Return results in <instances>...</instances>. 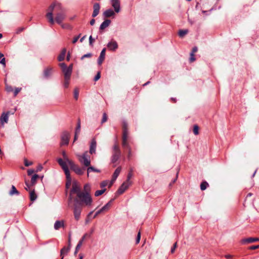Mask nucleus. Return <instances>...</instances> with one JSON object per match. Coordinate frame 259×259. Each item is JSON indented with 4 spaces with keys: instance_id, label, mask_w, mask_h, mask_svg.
Listing matches in <instances>:
<instances>
[{
    "instance_id": "f257e3e1",
    "label": "nucleus",
    "mask_w": 259,
    "mask_h": 259,
    "mask_svg": "<svg viewBox=\"0 0 259 259\" xmlns=\"http://www.w3.org/2000/svg\"><path fill=\"white\" fill-rule=\"evenodd\" d=\"M73 212L74 219L78 221L80 218L83 206L90 207L93 200L89 192H82L73 198Z\"/></svg>"
},
{
    "instance_id": "f03ea898",
    "label": "nucleus",
    "mask_w": 259,
    "mask_h": 259,
    "mask_svg": "<svg viewBox=\"0 0 259 259\" xmlns=\"http://www.w3.org/2000/svg\"><path fill=\"white\" fill-rule=\"evenodd\" d=\"M48 10L49 12L47 13L46 16L51 24H54L55 23V20L53 18L54 11L56 12L55 21L58 24H61L66 17L65 10L61 4L59 3L54 2L52 3L49 7Z\"/></svg>"
},
{
    "instance_id": "7ed1b4c3",
    "label": "nucleus",
    "mask_w": 259,
    "mask_h": 259,
    "mask_svg": "<svg viewBox=\"0 0 259 259\" xmlns=\"http://www.w3.org/2000/svg\"><path fill=\"white\" fill-rule=\"evenodd\" d=\"M111 4L114 8V11L109 9L105 11L103 13V16L105 18H109L115 15V12L118 13L120 11V4L119 0H110Z\"/></svg>"
},
{
    "instance_id": "20e7f679",
    "label": "nucleus",
    "mask_w": 259,
    "mask_h": 259,
    "mask_svg": "<svg viewBox=\"0 0 259 259\" xmlns=\"http://www.w3.org/2000/svg\"><path fill=\"white\" fill-rule=\"evenodd\" d=\"M83 191L81 190L80 187L78 185L76 182H74L73 183L72 187L70 191V194L68 197V205H70L72 201L73 198V194H75L76 196L78 195V194L81 193Z\"/></svg>"
},
{
    "instance_id": "39448f33",
    "label": "nucleus",
    "mask_w": 259,
    "mask_h": 259,
    "mask_svg": "<svg viewBox=\"0 0 259 259\" xmlns=\"http://www.w3.org/2000/svg\"><path fill=\"white\" fill-rule=\"evenodd\" d=\"M59 66L63 73L64 77L71 78L73 69V65L71 64L69 65V66H67L65 63H60Z\"/></svg>"
},
{
    "instance_id": "423d86ee",
    "label": "nucleus",
    "mask_w": 259,
    "mask_h": 259,
    "mask_svg": "<svg viewBox=\"0 0 259 259\" xmlns=\"http://www.w3.org/2000/svg\"><path fill=\"white\" fill-rule=\"evenodd\" d=\"M121 156L120 150L117 144H114L113 146V153L111 157V162L115 163L119 159Z\"/></svg>"
},
{
    "instance_id": "0eeeda50",
    "label": "nucleus",
    "mask_w": 259,
    "mask_h": 259,
    "mask_svg": "<svg viewBox=\"0 0 259 259\" xmlns=\"http://www.w3.org/2000/svg\"><path fill=\"white\" fill-rule=\"evenodd\" d=\"M79 156V162L85 167H88L91 164V158L88 155V152H84L81 155Z\"/></svg>"
},
{
    "instance_id": "6e6552de",
    "label": "nucleus",
    "mask_w": 259,
    "mask_h": 259,
    "mask_svg": "<svg viewBox=\"0 0 259 259\" xmlns=\"http://www.w3.org/2000/svg\"><path fill=\"white\" fill-rule=\"evenodd\" d=\"M68 165L70 166L71 169L73 170L76 174L78 175H82L83 174L84 168H80L77 165L75 164L72 161H69Z\"/></svg>"
},
{
    "instance_id": "1a4fd4ad",
    "label": "nucleus",
    "mask_w": 259,
    "mask_h": 259,
    "mask_svg": "<svg viewBox=\"0 0 259 259\" xmlns=\"http://www.w3.org/2000/svg\"><path fill=\"white\" fill-rule=\"evenodd\" d=\"M57 161L64 170L65 176L68 177L69 174H70V171L68 167V164L67 162L65 160H63L62 158H58Z\"/></svg>"
},
{
    "instance_id": "9d476101",
    "label": "nucleus",
    "mask_w": 259,
    "mask_h": 259,
    "mask_svg": "<svg viewBox=\"0 0 259 259\" xmlns=\"http://www.w3.org/2000/svg\"><path fill=\"white\" fill-rule=\"evenodd\" d=\"M113 200H114V199H112L107 203H106L104 206H103L101 209H100L97 211H96V212L95 213V214H94V215L93 217V218L94 219L96 218L101 213L109 210V209L110 208V207L111 205V203Z\"/></svg>"
},
{
    "instance_id": "9b49d317",
    "label": "nucleus",
    "mask_w": 259,
    "mask_h": 259,
    "mask_svg": "<svg viewBox=\"0 0 259 259\" xmlns=\"http://www.w3.org/2000/svg\"><path fill=\"white\" fill-rule=\"evenodd\" d=\"M61 145H67L69 143V134L66 131H64L62 133L61 137Z\"/></svg>"
},
{
    "instance_id": "f8f14e48",
    "label": "nucleus",
    "mask_w": 259,
    "mask_h": 259,
    "mask_svg": "<svg viewBox=\"0 0 259 259\" xmlns=\"http://www.w3.org/2000/svg\"><path fill=\"white\" fill-rule=\"evenodd\" d=\"M130 183H127L126 182H123L122 184V185L120 186V187L118 188L117 192L119 194H122V193H123L129 187Z\"/></svg>"
},
{
    "instance_id": "ddd939ff",
    "label": "nucleus",
    "mask_w": 259,
    "mask_h": 259,
    "mask_svg": "<svg viewBox=\"0 0 259 259\" xmlns=\"http://www.w3.org/2000/svg\"><path fill=\"white\" fill-rule=\"evenodd\" d=\"M10 112H3L0 117V121L2 124H4V123H7L9 120V115Z\"/></svg>"
},
{
    "instance_id": "4468645a",
    "label": "nucleus",
    "mask_w": 259,
    "mask_h": 259,
    "mask_svg": "<svg viewBox=\"0 0 259 259\" xmlns=\"http://www.w3.org/2000/svg\"><path fill=\"white\" fill-rule=\"evenodd\" d=\"M107 47L110 51H114L118 48V44L116 41L112 40L108 43Z\"/></svg>"
},
{
    "instance_id": "2eb2a0df",
    "label": "nucleus",
    "mask_w": 259,
    "mask_h": 259,
    "mask_svg": "<svg viewBox=\"0 0 259 259\" xmlns=\"http://www.w3.org/2000/svg\"><path fill=\"white\" fill-rule=\"evenodd\" d=\"M100 10V5L99 3H95L93 5V12L92 13V17H96L99 13Z\"/></svg>"
},
{
    "instance_id": "dca6fc26",
    "label": "nucleus",
    "mask_w": 259,
    "mask_h": 259,
    "mask_svg": "<svg viewBox=\"0 0 259 259\" xmlns=\"http://www.w3.org/2000/svg\"><path fill=\"white\" fill-rule=\"evenodd\" d=\"M97 147L96 141L95 139H93L91 141V143L90 146L89 152L90 154H93L96 153V150Z\"/></svg>"
},
{
    "instance_id": "f3484780",
    "label": "nucleus",
    "mask_w": 259,
    "mask_h": 259,
    "mask_svg": "<svg viewBox=\"0 0 259 259\" xmlns=\"http://www.w3.org/2000/svg\"><path fill=\"white\" fill-rule=\"evenodd\" d=\"M106 49L104 48L102 50L100 56L98 59V64L100 65L103 63L105 59Z\"/></svg>"
},
{
    "instance_id": "a211bd4d",
    "label": "nucleus",
    "mask_w": 259,
    "mask_h": 259,
    "mask_svg": "<svg viewBox=\"0 0 259 259\" xmlns=\"http://www.w3.org/2000/svg\"><path fill=\"white\" fill-rule=\"evenodd\" d=\"M127 135H126V133L122 135V145L123 148L130 149L131 148L129 146L128 143L127 142Z\"/></svg>"
},
{
    "instance_id": "6ab92c4d",
    "label": "nucleus",
    "mask_w": 259,
    "mask_h": 259,
    "mask_svg": "<svg viewBox=\"0 0 259 259\" xmlns=\"http://www.w3.org/2000/svg\"><path fill=\"white\" fill-rule=\"evenodd\" d=\"M121 170V167L120 166L118 167L114 171L113 175L112 178L111 180L112 182H114L116 179L117 178L118 176H119L120 171Z\"/></svg>"
},
{
    "instance_id": "aec40b11",
    "label": "nucleus",
    "mask_w": 259,
    "mask_h": 259,
    "mask_svg": "<svg viewBox=\"0 0 259 259\" xmlns=\"http://www.w3.org/2000/svg\"><path fill=\"white\" fill-rule=\"evenodd\" d=\"M111 21L109 19H106L105 21H104L101 24L100 26L99 29L100 30H104L106 27H107L111 23Z\"/></svg>"
},
{
    "instance_id": "412c9836",
    "label": "nucleus",
    "mask_w": 259,
    "mask_h": 259,
    "mask_svg": "<svg viewBox=\"0 0 259 259\" xmlns=\"http://www.w3.org/2000/svg\"><path fill=\"white\" fill-rule=\"evenodd\" d=\"M69 242H70V240H69ZM70 249V244H69V246L68 247L64 246V247H63V248H62V249L61 250V251H60V256H61V257L63 256H64V255L67 254L68 253V252L69 251Z\"/></svg>"
},
{
    "instance_id": "4be33fe9",
    "label": "nucleus",
    "mask_w": 259,
    "mask_h": 259,
    "mask_svg": "<svg viewBox=\"0 0 259 259\" xmlns=\"http://www.w3.org/2000/svg\"><path fill=\"white\" fill-rule=\"evenodd\" d=\"M64 227V223L63 221H56L54 224V229L55 230H58L61 227Z\"/></svg>"
},
{
    "instance_id": "5701e85b",
    "label": "nucleus",
    "mask_w": 259,
    "mask_h": 259,
    "mask_svg": "<svg viewBox=\"0 0 259 259\" xmlns=\"http://www.w3.org/2000/svg\"><path fill=\"white\" fill-rule=\"evenodd\" d=\"M9 194L10 196H13V195H19L20 194L19 192L17 190L16 188L14 186L12 185L11 187V189L9 192Z\"/></svg>"
},
{
    "instance_id": "b1692460",
    "label": "nucleus",
    "mask_w": 259,
    "mask_h": 259,
    "mask_svg": "<svg viewBox=\"0 0 259 259\" xmlns=\"http://www.w3.org/2000/svg\"><path fill=\"white\" fill-rule=\"evenodd\" d=\"M257 241H259L258 238L250 237L242 240V242L244 243H251Z\"/></svg>"
},
{
    "instance_id": "393cba45",
    "label": "nucleus",
    "mask_w": 259,
    "mask_h": 259,
    "mask_svg": "<svg viewBox=\"0 0 259 259\" xmlns=\"http://www.w3.org/2000/svg\"><path fill=\"white\" fill-rule=\"evenodd\" d=\"M52 68H47L44 70V76L45 78H49L52 74Z\"/></svg>"
},
{
    "instance_id": "a878e982",
    "label": "nucleus",
    "mask_w": 259,
    "mask_h": 259,
    "mask_svg": "<svg viewBox=\"0 0 259 259\" xmlns=\"http://www.w3.org/2000/svg\"><path fill=\"white\" fill-rule=\"evenodd\" d=\"M91 172H100L101 170L99 169L96 168L92 166H88L87 168V173L88 176H89V174Z\"/></svg>"
},
{
    "instance_id": "bb28decb",
    "label": "nucleus",
    "mask_w": 259,
    "mask_h": 259,
    "mask_svg": "<svg viewBox=\"0 0 259 259\" xmlns=\"http://www.w3.org/2000/svg\"><path fill=\"white\" fill-rule=\"evenodd\" d=\"M37 198V195L35 193L34 190L30 192V199L31 201H35Z\"/></svg>"
},
{
    "instance_id": "cd10ccee",
    "label": "nucleus",
    "mask_w": 259,
    "mask_h": 259,
    "mask_svg": "<svg viewBox=\"0 0 259 259\" xmlns=\"http://www.w3.org/2000/svg\"><path fill=\"white\" fill-rule=\"evenodd\" d=\"M66 189H68L71 185V178L70 177V174H69L68 177L66 176Z\"/></svg>"
},
{
    "instance_id": "c85d7f7f",
    "label": "nucleus",
    "mask_w": 259,
    "mask_h": 259,
    "mask_svg": "<svg viewBox=\"0 0 259 259\" xmlns=\"http://www.w3.org/2000/svg\"><path fill=\"white\" fill-rule=\"evenodd\" d=\"M188 33L187 29H181L178 32V34L180 37H183L185 35Z\"/></svg>"
},
{
    "instance_id": "c756f323",
    "label": "nucleus",
    "mask_w": 259,
    "mask_h": 259,
    "mask_svg": "<svg viewBox=\"0 0 259 259\" xmlns=\"http://www.w3.org/2000/svg\"><path fill=\"white\" fill-rule=\"evenodd\" d=\"M80 128H81V123H80V120L79 119H78L77 125L76 127L75 133L76 134H79L80 132Z\"/></svg>"
},
{
    "instance_id": "7c9ffc66",
    "label": "nucleus",
    "mask_w": 259,
    "mask_h": 259,
    "mask_svg": "<svg viewBox=\"0 0 259 259\" xmlns=\"http://www.w3.org/2000/svg\"><path fill=\"white\" fill-rule=\"evenodd\" d=\"M125 133H126V135H127V123L126 121H124L123 122V134H124Z\"/></svg>"
},
{
    "instance_id": "2f4dec72",
    "label": "nucleus",
    "mask_w": 259,
    "mask_h": 259,
    "mask_svg": "<svg viewBox=\"0 0 259 259\" xmlns=\"http://www.w3.org/2000/svg\"><path fill=\"white\" fill-rule=\"evenodd\" d=\"M39 177L38 175L37 174H34L33 176H32L31 179V185H33L35 184L36 181L37 179H38Z\"/></svg>"
},
{
    "instance_id": "473e14b6",
    "label": "nucleus",
    "mask_w": 259,
    "mask_h": 259,
    "mask_svg": "<svg viewBox=\"0 0 259 259\" xmlns=\"http://www.w3.org/2000/svg\"><path fill=\"white\" fill-rule=\"evenodd\" d=\"M70 78H64L63 86L65 88H68L70 83Z\"/></svg>"
},
{
    "instance_id": "72a5a7b5",
    "label": "nucleus",
    "mask_w": 259,
    "mask_h": 259,
    "mask_svg": "<svg viewBox=\"0 0 259 259\" xmlns=\"http://www.w3.org/2000/svg\"><path fill=\"white\" fill-rule=\"evenodd\" d=\"M106 190V189H103L102 190L96 191L95 193V196L98 197L101 195L105 192Z\"/></svg>"
},
{
    "instance_id": "f704fd0d",
    "label": "nucleus",
    "mask_w": 259,
    "mask_h": 259,
    "mask_svg": "<svg viewBox=\"0 0 259 259\" xmlns=\"http://www.w3.org/2000/svg\"><path fill=\"white\" fill-rule=\"evenodd\" d=\"M133 168H131L127 174V180L126 181V182L127 183H130V180L133 176Z\"/></svg>"
},
{
    "instance_id": "c9c22d12",
    "label": "nucleus",
    "mask_w": 259,
    "mask_h": 259,
    "mask_svg": "<svg viewBox=\"0 0 259 259\" xmlns=\"http://www.w3.org/2000/svg\"><path fill=\"white\" fill-rule=\"evenodd\" d=\"M208 186V184L206 182H203L201 183L200 189L201 190H204L206 189Z\"/></svg>"
},
{
    "instance_id": "e433bc0d",
    "label": "nucleus",
    "mask_w": 259,
    "mask_h": 259,
    "mask_svg": "<svg viewBox=\"0 0 259 259\" xmlns=\"http://www.w3.org/2000/svg\"><path fill=\"white\" fill-rule=\"evenodd\" d=\"M81 245L82 244L81 242H78L75 247V249L74 252V255H76L77 253L78 250L79 249Z\"/></svg>"
},
{
    "instance_id": "4c0bfd02",
    "label": "nucleus",
    "mask_w": 259,
    "mask_h": 259,
    "mask_svg": "<svg viewBox=\"0 0 259 259\" xmlns=\"http://www.w3.org/2000/svg\"><path fill=\"white\" fill-rule=\"evenodd\" d=\"M91 235L89 234L88 233H85L83 235V236L82 237L81 239L79 241V242H81V244H82L83 241L87 238V237H90Z\"/></svg>"
},
{
    "instance_id": "58836bf2",
    "label": "nucleus",
    "mask_w": 259,
    "mask_h": 259,
    "mask_svg": "<svg viewBox=\"0 0 259 259\" xmlns=\"http://www.w3.org/2000/svg\"><path fill=\"white\" fill-rule=\"evenodd\" d=\"M62 156L64 160H66L68 164H69V161H72L71 160L69 159L65 151L62 152Z\"/></svg>"
},
{
    "instance_id": "ea45409f",
    "label": "nucleus",
    "mask_w": 259,
    "mask_h": 259,
    "mask_svg": "<svg viewBox=\"0 0 259 259\" xmlns=\"http://www.w3.org/2000/svg\"><path fill=\"white\" fill-rule=\"evenodd\" d=\"M78 96H79V91H78V90L77 89H75L74 90V98L77 100L78 98Z\"/></svg>"
},
{
    "instance_id": "a19ab883",
    "label": "nucleus",
    "mask_w": 259,
    "mask_h": 259,
    "mask_svg": "<svg viewBox=\"0 0 259 259\" xmlns=\"http://www.w3.org/2000/svg\"><path fill=\"white\" fill-rule=\"evenodd\" d=\"M84 190L83 192H89L90 191V185L89 184H86L84 186Z\"/></svg>"
},
{
    "instance_id": "79ce46f5",
    "label": "nucleus",
    "mask_w": 259,
    "mask_h": 259,
    "mask_svg": "<svg viewBox=\"0 0 259 259\" xmlns=\"http://www.w3.org/2000/svg\"><path fill=\"white\" fill-rule=\"evenodd\" d=\"M198 130L199 127L197 125H194L193 127V133L195 135H197L198 134Z\"/></svg>"
},
{
    "instance_id": "37998d69",
    "label": "nucleus",
    "mask_w": 259,
    "mask_h": 259,
    "mask_svg": "<svg viewBox=\"0 0 259 259\" xmlns=\"http://www.w3.org/2000/svg\"><path fill=\"white\" fill-rule=\"evenodd\" d=\"M95 40V38H93L92 35L89 37V45L91 47H93V43Z\"/></svg>"
},
{
    "instance_id": "c03bdc74",
    "label": "nucleus",
    "mask_w": 259,
    "mask_h": 259,
    "mask_svg": "<svg viewBox=\"0 0 259 259\" xmlns=\"http://www.w3.org/2000/svg\"><path fill=\"white\" fill-rule=\"evenodd\" d=\"M32 164V162L31 161H28L26 159H24V165L25 166H29Z\"/></svg>"
},
{
    "instance_id": "a18cd8bd",
    "label": "nucleus",
    "mask_w": 259,
    "mask_h": 259,
    "mask_svg": "<svg viewBox=\"0 0 259 259\" xmlns=\"http://www.w3.org/2000/svg\"><path fill=\"white\" fill-rule=\"evenodd\" d=\"M107 120V114L105 113H104L103 115V117H102L101 123H103L104 122H105Z\"/></svg>"
},
{
    "instance_id": "49530a36",
    "label": "nucleus",
    "mask_w": 259,
    "mask_h": 259,
    "mask_svg": "<svg viewBox=\"0 0 259 259\" xmlns=\"http://www.w3.org/2000/svg\"><path fill=\"white\" fill-rule=\"evenodd\" d=\"M65 58V55H64L62 54H60L59 56L58 57V60L59 61H62L64 60Z\"/></svg>"
},
{
    "instance_id": "de8ad7c7",
    "label": "nucleus",
    "mask_w": 259,
    "mask_h": 259,
    "mask_svg": "<svg viewBox=\"0 0 259 259\" xmlns=\"http://www.w3.org/2000/svg\"><path fill=\"white\" fill-rule=\"evenodd\" d=\"M92 56V53H88V54H86L84 55H83L81 58V60H83L84 58H90Z\"/></svg>"
},
{
    "instance_id": "09e8293b",
    "label": "nucleus",
    "mask_w": 259,
    "mask_h": 259,
    "mask_svg": "<svg viewBox=\"0 0 259 259\" xmlns=\"http://www.w3.org/2000/svg\"><path fill=\"white\" fill-rule=\"evenodd\" d=\"M21 90V88H16L14 92V96H16L17 94L20 92Z\"/></svg>"
},
{
    "instance_id": "8fccbe9b",
    "label": "nucleus",
    "mask_w": 259,
    "mask_h": 259,
    "mask_svg": "<svg viewBox=\"0 0 259 259\" xmlns=\"http://www.w3.org/2000/svg\"><path fill=\"white\" fill-rule=\"evenodd\" d=\"M140 239H141V234H140V232H139L138 233V234L137 235V238H136V244H138V243H139Z\"/></svg>"
},
{
    "instance_id": "3c124183",
    "label": "nucleus",
    "mask_w": 259,
    "mask_h": 259,
    "mask_svg": "<svg viewBox=\"0 0 259 259\" xmlns=\"http://www.w3.org/2000/svg\"><path fill=\"white\" fill-rule=\"evenodd\" d=\"M195 60V58L194 57V54H190V57L189 59L190 62H192Z\"/></svg>"
},
{
    "instance_id": "603ef678",
    "label": "nucleus",
    "mask_w": 259,
    "mask_h": 259,
    "mask_svg": "<svg viewBox=\"0 0 259 259\" xmlns=\"http://www.w3.org/2000/svg\"><path fill=\"white\" fill-rule=\"evenodd\" d=\"M101 77V75H100V73L99 72H98V73L96 74V75L94 77V80L95 81H97Z\"/></svg>"
},
{
    "instance_id": "864d4df0",
    "label": "nucleus",
    "mask_w": 259,
    "mask_h": 259,
    "mask_svg": "<svg viewBox=\"0 0 259 259\" xmlns=\"http://www.w3.org/2000/svg\"><path fill=\"white\" fill-rule=\"evenodd\" d=\"M0 63L2 64L4 66V67L6 66V60L5 58H3L1 60Z\"/></svg>"
},
{
    "instance_id": "5fc2aeb1",
    "label": "nucleus",
    "mask_w": 259,
    "mask_h": 259,
    "mask_svg": "<svg viewBox=\"0 0 259 259\" xmlns=\"http://www.w3.org/2000/svg\"><path fill=\"white\" fill-rule=\"evenodd\" d=\"M177 243H175L174 244L172 247L171 248V250H170L171 253H174V251L175 250V249L177 247Z\"/></svg>"
},
{
    "instance_id": "6e6d98bb",
    "label": "nucleus",
    "mask_w": 259,
    "mask_h": 259,
    "mask_svg": "<svg viewBox=\"0 0 259 259\" xmlns=\"http://www.w3.org/2000/svg\"><path fill=\"white\" fill-rule=\"evenodd\" d=\"M107 185V182L106 181H103L100 184V187L101 188H104Z\"/></svg>"
},
{
    "instance_id": "4d7b16f0",
    "label": "nucleus",
    "mask_w": 259,
    "mask_h": 259,
    "mask_svg": "<svg viewBox=\"0 0 259 259\" xmlns=\"http://www.w3.org/2000/svg\"><path fill=\"white\" fill-rule=\"evenodd\" d=\"M34 172V170L32 169H29L27 170V174L28 176H31Z\"/></svg>"
},
{
    "instance_id": "13d9d810",
    "label": "nucleus",
    "mask_w": 259,
    "mask_h": 259,
    "mask_svg": "<svg viewBox=\"0 0 259 259\" xmlns=\"http://www.w3.org/2000/svg\"><path fill=\"white\" fill-rule=\"evenodd\" d=\"M42 168L43 167L41 165H40V164L38 165V166L37 167L36 172H38V171H41L42 169Z\"/></svg>"
},
{
    "instance_id": "bf43d9fd",
    "label": "nucleus",
    "mask_w": 259,
    "mask_h": 259,
    "mask_svg": "<svg viewBox=\"0 0 259 259\" xmlns=\"http://www.w3.org/2000/svg\"><path fill=\"white\" fill-rule=\"evenodd\" d=\"M197 50H198L197 47H194L193 48L192 52H191L190 54H194V53H196L197 51Z\"/></svg>"
},
{
    "instance_id": "052dcab7",
    "label": "nucleus",
    "mask_w": 259,
    "mask_h": 259,
    "mask_svg": "<svg viewBox=\"0 0 259 259\" xmlns=\"http://www.w3.org/2000/svg\"><path fill=\"white\" fill-rule=\"evenodd\" d=\"M79 37H80L79 35L76 37H75L72 40V43L75 44V42H76L77 41V40H78Z\"/></svg>"
},
{
    "instance_id": "680f3d73",
    "label": "nucleus",
    "mask_w": 259,
    "mask_h": 259,
    "mask_svg": "<svg viewBox=\"0 0 259 259\" xmlns=\"http://www.w3.org/2000/svg\"><path fill=\"white\" fill-rule=\"evenodd\" d=\"M25 185H26V187H25V189L26 190L28 191V190L29 189V188H30V185H29V184L28 182H25Z\"/></svg>"
},
{
    "instance_id": "e2e57ef3",
    "label": "nucleus",
    "mask_w": 259,
    "mask_h": 259,
    "mask_svg": "<svg viewBox=\"0 0 259 259\" xmlns=\"http://www.w3.org/2000/svg\"><path fill=\"white\" fill-rule=\"evenodd\" d=\"M95 20L94 19H91V20L90 21V23L91 25H93L95 24Z\"/></svg>"
},
{
    "instance_id": "0e129e2a",
    "label": "nucleus",
    "mask_w": 259,
    "mask_h": 259,
    "mask_svg": "<svg viewBox=\"0 0 259 259\" xmlns=\"http://www.w3.org/2000/svg\"><path fill=\"white\" fill-rule=\"evenodd\" d=\"M66 49L65 48H64L62 51H61V54H63L65 56V54H66Z\"/></svg>"
},
{
    "instance_id": "69168bd1",
    "label": "nucleus",
    "mask_w": 259,
    "mask_h": 259,
    "mask_svg": "<svg viewBox=\"0 0 259 259\" xmlns=\"http://www.w3.org/2000/svg\"><path fill=\"white\" fill-rule=\"evenodd\" d=\"M258 247H259V246H258V245L252 246H251V247H250V248L251 249H256V248H258Z\"/></svg>"
},
{
    "instance_id": "338daca9",
    "label": "nucleus",
    "mask_w": 259,
    "mask_h": 259,
    "mask_svg": "<svg viewBox=\"0 0 259 259\" xmlns=\"http://www.w3.org/2000/svg\"><path fill=\"white\" fill-rule=\"evenodd\" d=\"M78 134H76L75 133V135H74V141L73 142H74L78 138V136H77V135Z\"/></svg>"
},
{
    "instance_id": "774afa93",
    "label": "nucleus",
    "mask_w": 259,
    "mask_h": 259,
    "mask_svg": "<svg viewBox=\"0 0 259 259\" xmlns=\"http://www.w3.org/2000/svg\"><path fill=\"white\" fill-rule=\"evenodd\" d=\"M128 158H130L131 155V148L130 149H128Z\"/></svg>"
}]
</instances>
